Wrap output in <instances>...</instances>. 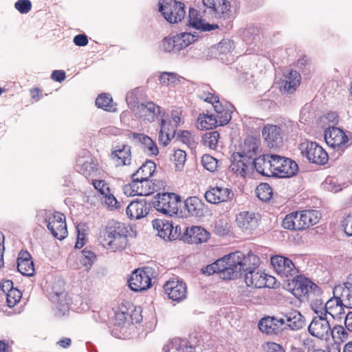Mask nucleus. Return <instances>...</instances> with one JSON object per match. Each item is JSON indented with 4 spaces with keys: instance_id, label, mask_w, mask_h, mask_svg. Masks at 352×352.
Instances as JSON below:
<instances>
[{
    "instance_id": "obj_1",
    "label": "nucleus",
    "mask_w": 352,
    "mask_h": 352,
    "mask_svg": "<svg viewBox=\"0 0 352 352\" xmlns=\"http://www.w3.org/2000/svg\"><path fill=\"white\" fill-rule=\"evenodd\" d=\"M228 269L223 274V276L231 279H236L249 271L258 268L260 265L259 258L249 252L248 254L236 251L227 254Z\"/></svg>"
},
{
    "instance_id": "obj_2",
    "label": "nucleus",
    "mask_w": 352,
    "mask_h": 352,
    "mask_svg": "<svg viewBox=\"0 0 352 352\" xmlns=\"http://www.w3.org/2000/svg\"><path fill=\"white\" fill-rule=\"evenodd\" d=\"M318 222V212L316 210H302L294 212L285 216L282 222L285 229L302 230Z\"/></svg>"
},
{
    "instance_id": "obj_3",
    "label": "nucleus",
    "mask_w": 352,
    "mask_h": 352,
    "mask_svg": "<svg viewBox=\"0 0 352 352\" xmlns=\"http://www.w3.org/2000/svg\"><path fill=\"white\" fill-rule=\"evenodd\" d=\"M136 234L137 232L131 226L115 220L108 221L104 229L100 232V237L108 242L127 239L129 237L135 238Z\"/></svg>"
},
{
    "instance_id": "obj_4",
    "label": "nucleus",
    "mask_w": 352,
    "mask_h": 352,
    "mask_svg": "<svg viewBox=\"0 0 352 352\" xmlns=\"http://www.w3.org/2000/svg\"><path fill=\"white\" fill-rule=\"evenodd\" d=\"M153 202V207L160 212L173 217L177 214L181 205L179 195L173 192L158 193Z\"/></svg>"
},
{
    "instance_id": "obj_5",
    "label": "nucleus",
    "mask_w": 352,
    "mask_h": 352,
    "mask_svg": "<svg viewBox=\"0 0 352 352\" xmlns=\"http://www.w3.org/2000/svg\"><path fill=\"white\" fill-rule=\"evenodd\" d=\"M185 5L176 0H160L158 10L170 23L180 22L186 15Z\"/></svg>"
},
{
    "instance_id": "obj_6",
    "label": "nucleus",
    "mask_w": 352,
    "mask_h": 352,
    "mask_svg": "<svg viewBox=\"0 0 352 352\" xmlns=\"http://www.w3.org/2000/svg\"><path fill=\"white\" fill-rule=\"evenodd\" d=\"M196 41L195 36L188 32L169 35L162 41L160 48L165 52L178 53Z\"/></svg>"
},
{
    "instance_id": "obj_7",
    "label": "nucleus",
    "mask_w": 352,
    "mask_h": 352,
    "mask_svg": "<svg viewBox=\"0 0 352 352\" xmlns=\"http://www.w3.org/2000/svg\"><path fill=\"white\" fill-rule=\"evenodd\" d=\"M45 222L53 236L60 241L67 236L65 217L63 213L48 211L45 213Z\"/></svg>"
},
{
    "instance_id": "obj_8",
    "label": "nucleus",
    "mask_w": 352,
    "mask_h": 352,
    "mask_svg": "<svg viewBox=\"0 0 352 352\" xmlns=\"http://www.w3.org/2000/svg\"><path fill=\"white\" fill-rule=\"evenodd\" d=\"M270 157L272 158V162L274 163V177L289 178L294 176L298 173V166L295 161L276 155H270Z\"/></svg>"
},
{
    "instance_id": "obj_9",
    "label": "nucleus",
    "mask_w": 352,
    "mask_h": 352,
    "mask_svg": "<svg viewBox=\"0 0 352 352\" xmlns=\"http://www.w3.org/2000/svg\"><path fill=\"white\" fill-rule=\"evenodd\" d=\"M153 229L157 231V235L162 239L166 241H181L182 233V226L173 224L167 221L155 219L152 221Z\"/></svg>"
},
{
    "instance_id": "obj_10",
    "label": "nucleus",
    "mask_w": 352,
    "mask_h": 352,
    "mask_svg": "<svg viewBox=\"0 0 352 352\" xmlns=\"http://www.w3.org/2000/svg\"><path fill=\"white\" fill-rule=\"evenodd\" d=\"M206 14L212 18L228 19L231 14V6L228 0H202Z\"/></svg>"
},
{
    "instance_id": "obj_11",
    "label": "nucleus",
    "mask_w": 352,
    "mask_h": 352,
    "mask_svg": "<svg viewBox=\"0 0 352 352\" xmlns=\"http://www.w3.org/2000/svg\"><path fill=\"white\" fill-rule=\"evenodd\" d=\"M300 148L303 156L314 164H325L329 159L325 150L315 142H307L300 144Z\"/></svg>"
},
{
    "instance_id": "obj_12",
    "label": "nucleus",
    "mask_w": 352,
    "mask_h": 352,
    "mask_svg": "<svg viewBox=\"0 0 352 352\" xmlns=\"http://www.w3.org/2000/svg\"><path fill=\"white\" fill-rule=\"evenodd\" d=\"M317 316L313 318L308 327L309 333L314 337L323 340L327 339L331 331V327L326 316H323L322 309H314Z\"/></svg>"
},
{
    "instance_id": "obj_13",
    "label": "nucleus",
    "mask_w": 352,
    "mask_h": 352,
    "mask_svg": "<svg viewBox=\"0 0 352 352\" xmlns=\"http://www.w3.org/2000/svg\"><path fill=\"white\" fill-rule=\"evenodd\" d=\"M151 274L152 268L148 267L134 270L128 280L131 289L134 292H142L148 289L152 285L150 276Z\"/></svg>"
},
{
    "instance_id": "obj_14",
    "label": "nucleus",
    "mask_w": 352,
    "mask_h": 352,
    "mask_svg": "<svg viewBox=\"0 0 352 352\" xmlns=\"http://www.w3.org/2000/svg\"><path fill=\"white\" fill-rule=\"evenodd\" d=\"M292 294L298 298L308 296L309 294L318 295L319 287L310 279L302 276H296L293 280Z\"/></svg>"
},
{
    "instance_id": "obj_15",
    "label": "nucleus",
    "mask_w": 352,
    "mask_h": 352,
    "mask_svg": "<svg viewBox=\"0 0 352 352\" xmlns=\"http://www.w3.org/2000/svg\"><path fill=\"white\" fill-rule=\"evenodd\" d=\"M135 117L143 122L152 123L162 114L161 107L152 101L144 100L133 112Z\"/></svg>"
},
{
    "instance_id": "obj_16",
    "label": "nucleus",
    "mask_w": 352,
    "mask_h": 352,
    "mask_svg": "<svg viewBox=\"0 0 352 352\" xmlns=\"http://www.w3.org/2000/svg\"><path fill=\"white\" fill-rule=\"evenodd\" d=\"M262 135L270 148H277L283 146L285 133L280 126L270 124L265 125L262 129Z\"/></svg>"
},
{
    "instance_id": "obj_17",
    "label": "nucleus",
    "mask_w": 352,
    "mask_h": 352,
    "mask_svg": "<svg viewBox=\"0 0 352 352\" xmlns=\"http://www.w3.org/2000/svg\"><path fill=\"white\" fill-rule=\"evenodd\" d=\"M271 262L277 274L284 280H289V278L297 273V269L293 262L286 257L275 256L272 257Z\"/></svg>"
},
{
    "instance_id": "obj_18",
    "label": "nucleus",
    "mask_w": 352,
    "mask_h": 352,
    "mask_svg": "<svg viewBox=\"0 0 352 352\" xmlns=\"http://www.w3.org/2000/svg\"><path fill=\"white\" fill-rule=\"evenodd\" d=\"M164 290L170 299L176 302L183 301L188 294L186 284L178 278L168 280L164 285Z\"/></svg>"
},
{
    "instance_id": "obj_19",
    "label": "nucleus",
    "mask_w": 352,
    "mask_h": 352,
    "mask_svg": "<svg viewBox=\"0 0 352 352\" xmlns=\"http://www.w3.org/2000/svg\"><path fill=\"white\" fill-rule=\"evenodd\" d=\"M324 140L329 146L338 151H343L348 146V137L342 129L338 127H331L325 130Z\"/></svg>"
},
{
    "instance_id": "obj_20",
    "label": "nucleus",
    "mask_w": 352,
    "mask_h": 352,
    "mask_svg": "<svg viewBox=\"0 0 352 352\" xmlns=\"http://www.w3.org/2000/svg\"><path fill=\"white\" fill-rule=\"evenodd\" d=\"M210 238V233L201 226L182 225L181 241L184 242H207Z\"/></svg>"
},
{
    "instance_id": "obj_21",
    "label": "nucleus",
    "mask_w": 352,
    "mask_h": 352,
    "mask_svg": "<svg viewBox=\"0 0 352 352\" xmlns=\"http://www.w3.org/2000/svg\"><path fill=\"white\" fill-rule=\"evenodd\" d=\"M131 184L129 186H125V192L127 188H129L132 190L130 195H140L147 196L153 194L157 191L158 186L155 185L152 180L150 179H140L139 177L131 178Z\"/></svg>"
},
{
    "instance_id": "obj_22",
    "label": "nucleus",
    "mask_w": 352,
    "mask_h": 352,
    "mask_svg": "<svg viewBox=\"0 0 352 352\" xmlns=\"http://www.w3.org/2000/svg\"><path fill=\"white\" fill-rule=\"evenodd\" d=\"M254 161H251L239 153H234L231 156L230 169L234 173L245 177L253 169Z\"/></svg>"
},
{
    "instance_id": "obj_23",
    "label": "nucleus",
    "mask_w": 352,
    "mask_h": 352,
    "mask_svg": "<svg viewBox=\"0 0 352 352\" xmlns=\"http://www.w3.org/2000/svg\"><path fill=\"white\" fill-rule=\"evenodd\" d=\"M312 309H322L323 316H326L327 314L330 315L332 318H340V316L344 313L342 305V301L339 295H334L327 301L324 307H319L317 306V302L311 305Z\"/></svg>"
},
{
    "instance_id": "obj_24",
    "label": "nucleus",
    "mask_w": 352,
    "mask_h": 352,
    "mask_svg": "<svg viewBox=\"0 0 352 352\" xmlns=\"http://www.w3.org/2000/svg\"><path fill=\"white\" fill-rule=\"evenodd\" d=\"M151 205L145 199L131 201L126 208L127 216L131 219H140L146 217L150 210Z\"/></svg>"
},
{
    "instance_id": "obj_25",
    "label": "nucleus",
    "mask_w": 352,
    "mask_h": 352,
    "mask_svg": "<svg viewBox=\"0 0 352 352\" xmlns=\"http://www.w3.org/2000/svg\"><path fill=\"white\" fill-rule=\"evenodd\" d=\"M333 295H339L345 308L352 309V274L347 276L342 284L334 287Z\"/></svg>"
},
{
    "instance_id": "obj_26",
    "label": "nucleus",
    "mask_w": 352,
    "mask_h": 352,
    "mask_svg": "<svg viewBox=\"0 0 352 352\" xmlns=\"http://www.w3.org/2000/svg\"><path fill=\"white\" fill-rule=\"evenodd\" d=\"M233 192L227 188L217 186L205 192L204 197L207 201L211 204H219L228 201L232 199Z\"/></svg>"
},
{
    "instance_id": "obj_27",
    "label": "nucleus",
    "mask_w": 352,
    "mask_h": 352,
    "mask_svg": "<svg viewBox=\"0 0 352 352\" xmlns=\"http://www.w3.org/2000/svg\"><path fill=\"white\" fill-rule=\"evenodd\" d=\"M259 329L267 334H278L284 327V320L282 318L267 317L262 318L258 323Z\"/></svg>"
},
{
    "instance_id": "obj_28",
    "label": "nucleus",
    "mask_w": 352,
    "mask_h": 352,
    "mask_svg": "<svg viewBox=\"0 0 352 352\" xmlns=\"http://www.w3.org/2000/svg\"><path fill=\"white\" fill-rule=\"evenodd\" d=\"M253 163V169L254 168L259 174L265 177H274V163L270 155H259Z\"/></svg>"
},
{
    "instance_id": "obj_29",
    "label": "nucleus",
    "mask_w": 352,
    "mask_h": 352,
    "mask_svg": "<svg viewBox=\"0 0 352 352\" xmlns=\"http://www.w3.org/2000/svg\"><path fill=\"white\" fill-rule=\"evenodd\" d=\"M18 271L23 276H32L34 274V266L30 254L21 251L17 258Z\"/></svg>"
},
{
    "instance_id": "obj_30",
    "label": "nucleus",
    "mask_w": 352,
    "mask_h": 352,
    "mask_svg": "<svg viewBox=\"0 0 352 352\" xmlns=\"http://www.w3.org/2000/svg\"><path fill=\"white\" fill-rule=\"evenodd\" d=\"M184 208L192 217H201L204 216L206 206L197 197H190L184 201Z\"/></svg>"
},
{
    "instance_id": "obj_31",
    "label": "nucleus",
    "mask_w": 352,
    "mask_h": 352,
    "mask_svg": "<svg viewBox=\"0 0 352 352\" xmlns=\"http://www.w3.org/2000/svg\"><path fill=\"white\" fill-rule=\"evenodd\" d=\"M236 222L244 231H252L258 226V219L254 213L247 211L241 212L236 215Z\"/></svg>"
},
{
    "instance_id": "obj_32",
    "label": "nucleus",
    "mask_w": 352,
    "mask_h": 352,
    "mask_svg": "<svg viewBox=\"0 0 352 352\" xmlns=\"http://www.w3.org/2000/svg\"><path fill=\"white\" fill-rule=\"evenodd\" d=\"M228 269V263L227 255L217 260L215 262L201 269L204 274L210 276L214 273H219L220 277L224 280H230V278L223 276L224 272Z\"/></svg>"
},
{
    "instance_id": "obj_33",
    "label": "nucleus",
    "mask_w": 352,
    "mask_h": 352,
    "mask_svg": "<svg viewBox=\"0 0 352 352\" xmlns=\"http://www.w3.org/2000/svg\"><path fill=\"white\" fill-rule=\"evenodd\" d=\"M282 319L284 320V326L288 327L292 330H299L306 325L304 316L296 310L290 311Z\"/></svg>"
},
{
    "instance_id": "obj_34",
    "label": "nucleus",
    "mask_w": 352,
    "mask_h": 352,
    "mask_svg": "<svg viewBox=\"0 0 352 352\" xmlns=\"http://www.w3.org/2000/svg\"><path fill=\"white\" fill-rule=\"evenodd\" d=\"M258 151L259 141L255 138L248 137L244 141L242 151L239 153L251 161H254L259 156Z\"/></svg>"
},
{
    "instance_id": "obj_35",
    "label": "nucleus",
    "mask_w": 352,
    "mask_h": 352,
    "mask_svg": "<svg viewBox=\"0 0 352 352\" xmlns=\"http://www.w3.org/2000/svg\"><path fill=\"white\" fill-rule=\"evenodd\" d=\"M265 273L256 268L246 272L244 275L245 282L248 287L254 288H263L266 282H264Z\"/></svg>"
},
{
    "instance_id": "obj_36",
    "label": "nucleus",
    "mask_w": 352,
    "mask_h": 352,
    "mask_svg": "<svg viewBox=\"0 0 352 352\" xmlns=\"http://www.w3.org/2000/svg\"><path fill=\"white\" fill-rule=\"evenodd\" d=\"M301 76L300 74L295 70H290L289 72L285 75L282 82V87L284 91L288 93H293L300 85Z\"/></svg>"
},
{
    "instance_id": "obj_37",
    "label": "nucleus",
    "mask_w": 352,
    "mask_h": 352,
    "mask_svg": "<svg viewBox=\"0 0 352 352\" xmlns=\"http://www.w3.org/2000/svg\"><path fill=\"white\" fill-rule=\"evenodd\" d=\"M132 138L137 140L143 146L145 152H148L149 155H157L159 153L158 148L155 142L148 135L132 133Z\"/></svg>"
},
{
    "instance_id": "obj_38",
    "label": "nucleus",
    "mask_w": 352,
    "mask_h": 352,
    "mask_svg": "<svg viewBox=\"0 0 352 352\" xmlns=\"http://www.w3.org/2000/svg\"><path fill=\"white\" fill-rule=\"evenodd\" d=\"M214 109L217 113L216 117L219 125L224 126L232 119V113L234 107L231 104H229L228 107L224 108L219 101H217L216 102V104H214Z\"/></svg>"
},
{
    "instance_id": "obj_39",
    "label": "nucleus",
    "mask_w": 352,
    "mask_h": 352,
    "mask_svg": "<svg viewBox=\"0 0 352 352\" xmlns=\"http://www.w3.org/2000/svg\"><path fill=\"white\" fill-rule=\"evenodd\" d=\"M111 156L118 162V165H129L131 162V148L128 145H122L121 148L118 146L111 152Z\"/></svg>"
},
{
    "instance_id": "obj_40",
    "label": "nucleus",
    "mask_w": 352,
    "mask_h": 352,
    "mask_svg": "<svg viewBox=\"0 0 352 352\" xmlns=\"http://www.w3.org/2000/svg\"><path fill=\"white\" fill-rule=\"evenodd\" d=\"M156 170V164L151 160H146L135 173L131 175V178L139 177L140 179H149Z\"/></svg>"
},
{
    "instance_id": "obj_41",
    "label": "nucleus",
    "mask_w": 352,
    "mask_h": 352,
    "mask_svg": "<svg viewBox=\"0 0 352 352\" xmlns=\"http://www.w3.org/2000/svg\"><path fill=\"white\" fill-rule=\"evenodd\" d=\"M219 125L216 116L214 115H200L197 120V127L204 129H210Z\"/></svg>"
},
{
    "instance_id": "obj_42",
    "label": "nucleus",
    "mask_w": 352,
    "mask_h": 352,
    "mask_svg": "<svg viewBox=\"0 0 352 352\" xmlns=\"http://www.w3.org/2000/svg\"><path fill=\"white\" fill-rule=\"evenodd\" d=\"M96 105L105 111L113 112L116 108L113 103V99L110 95L106 94H100L96 100Z\"/></svg>"
},
{
    "instance_id": "obj_43",
    "label": "nucleus",
    "mask_w": 352,
    "mask_h": 352,
    "mask_svg": "<svg viewBox=\"0 0 352 352\" xmlns=\"http://www.w3.org/2000/svg\"><path fill=\"white\" fill-rule=\"evenodd\" d=\"M140 90L139 88L129 91L126 95V102L129 108L133 113L135 111L136 107L144 101L140 98Z\"/></svg>"
},
{
    "instance_id": "obj_44",
    "label": "nucleus",
    "mask_w": 352,
    "mask_h": 352,
    "mask_svg": "<svg viewBox=\"0 0 352 352\" xmlns=\"http://www.w3.org/2000/svg\"><path fill=\"white\" fill-rule=\"evenodd\" d=\"M257 197L263 201H268L271 199L273 192L271 186L267 183L260 184L256 188Z\"/></svg>"
},
{
    "instance_id": "obj_45",
    "label": "nucleus",
    "mask_w": 352,
    "mask_h": 352,
    "mask_svg": "<svg viewBox=\"0 0 352 352\" xmlns=\"http://www.w3.org/2000/svg\"><path fill=\"white\" fill-rule=\"evenodd\" d=\"M159 80L162 85L166 86L175 85L180 82V76L175 73L164 72L160 76Z\"/></svg>"
},
{
    "instance_id": "obj_46",
    "label": "nucleus",
    "mask_w": 352,
    "mask_h": 352,
    "mask_svg": "<svg viewBox=\"0 0 352 352\" xmlns=\"http://www.w3.org/2000/svg\"><path fill=\"white\" fill-rule=\"evenodd\" d=\"M219 138V133L217 131L206 133L202 138L203 144L204 146L210 148L214 149L217 147L218 140Z\"/></svg>"
},
{
    "instance_id": "obj_47",
    "label": "nucleus",
    "mask_w": 352,
    "mask_h": 352,
    "mask_svg": "<svg viewBox=\"0 0 352 352\" xmlns=\"http://www.w3.org/2000/svg\"><path fill=\"white\" fill-rule=\"evenodd\" d=\"M115 319L118 326H122L126 322H133L131 314L126 307H122L116 313Z\"/></svg>"
},
{
    "instance_id": "obj_48",
    "label": "nucleus",
    "mask_w": 352,
    "mask_h": 352,
    "mask_svg": "<svg viewBox=\"0 0 352 352\" xmlns=\"http://www.w3.org/2000/svg\"><path fill=\"white\" fill-rule=\"evenodd\" d=\"M96 259V256L93 252L87 250L86 249H84L82 251V256L80 259V261L83 266L87 267V271H89L91 269Z\"/></svg>"
},
{
    "instance_id": "obj_49",
    "label": "nucleus",
    "mask_w": 352,
    "mask_h": 352,
    "mask_svg": "<svg viewBox=\"0 0 352 352\" xmlns=\"http://www.w3.org/2000/svg\"><path fill=\"white\" fill-rule=\"evenodd\" d=\"M96 165L94 161H85L80 166L78 165V171L88 178L91 176L92 173L96 172Z\"/></svg>"
},
{
    "instance_id": "obj_50",
    "label": "nucleus",
    "mask_w": 352,
    "mask_h": 352,
    "mask_svg": "<svg viewBox=\"0 0 352 352\" xmlns=\"http://www.w3.org/2000/svg\"><path fill=\"white\" fill-rule=\"evenodd\" d=\"M159 142L164 146L168 144L170 141L169 129L166 130V121L164 118L160 119V130L159 132Z\"/></svg>"
},
{
    "instance_id": "obj_51",
    "label": "nucleus",
    "mask_w": 352,
    "mask_h": 352,
    "mask_svg": "<svg viewBox=\"0 0 352 352\" xmlns=\"http://www.w3.org/2000/svg\"><path fill=\"white\" fill-rule=\"evenodd\" d=\"M218 161L210 155L205 154L201 157V164L204 168L210 172H214L217 168Z\"/></svg>"
},
{
    "instance_id": "obj_52",
    "label": "nucleus",
    "mask_w": 352,
    "mask_h": 352,
    "mask_svg": "<svg viewBox=\"0 0 352 352\" xmlns=\"http://www.w3.org/2000/svg\"><path fill=\"white\" fill-rule=\"evenodd\" d=\"M21 293L19 290L11 288L6 293V302L9 307H14L21 298Z\"/></svg>"
},
{
    "instance_id": "obj_53",
    "label": "nucleus",
    "mask_w": 352,
    "mask_h": 352,
    "mask_svg": "<svg viewBox=\"0 0 352 352\" xmlns=\"http://www.w3.org/2000/svg\"><path fill=\"white\" fill-rule=\"evenodd\" d=\"M101 200L110 210L119 209L120 207V204L110 192L101 197Z\"/></svg>"
},
{
    "instance_id": "obj_54",
    "label": "nucleus",
    "mask_w": 352,
    "mask_h": 352,
    "mask_svg": "<svg viewBox=\"0 0 352 352\" xmlns=\"http://www.w3.org/2000/svg\"><path fill=\"white\" fill-rule=\"evenodd\" d=\"M77 239L76 242H84L88 239L89 228L87 223H80L76 226Z\"/></svg>"
},
{
    "instance_id": "obj_55",
    "label": "nucleus",
    "mask_w": 352,
    "mask_h": 352,
    "mask_svg": "<svg viewBox=\"0 0 352 352\" xmlns=\"http://www.w3.org/2000/svg\"><path fill=\"white\" fill-rule=\"evenodd\" d=\"M202 95L201 98H203L206 102H210L214 107L216 104V102L219 101V97L209 91V89L212 90L208 85H204L201 86Z\"/></svg>"
},
{
    "instance_id": "obj_56",
    "label": "nucleus",
    "mask_w": 352,
    "mask_h": 352,
    "mask_svg": "<svg viewBox=\"0 0 352 352\" xmlns=\"http://www.w3.org/2000/svg\"><path fill=\"white\" fill-rule=\"evenodd\" d=\"M186 152L178 149L175 151L173 155L174 161L175 162V168L177 170H181L183 168L186 162Z\"/></svg>"
},
{
    "instance_id": "obj_57",
    "label": "nucleus",
    "mask_w": 352,
    "mask_h": 352,
    "mask_svg": "<svg viewBox=\"0 0 352 352\" xmlns=\"http://www.w3.org/2000/svg\"><path fill=\"white\" fill-rule=\"evenodd\" d=\"M188 17L190 25L195 29L199 30L204 21L198 17L197 11L193 8H190L189 10Z\"/></svg>"
},
{
    "instance_id": "obj_58",
    "label": "nucleus",
    "mask_w": 352,
    "mask_h": 352,
    "mask_svg": "<svg viewBox=\"0 0 352 352\" xmlns=\"http://www.w3.org/2000/svg\"><path fill=\"white\" fill-rule=\"evenodd\" d=\"M330 333H331L333 338L344 341L348 338V333L345 329L340 325L335 326L333 329H331Z\"/></svg>"
},
{
    "instance_id": "obj_59",
    "label": "nucleus",
    "mask_w": 352,
    "mask_h": 352,
    "mask_svg": "<svg viewBox=\"0 0 352 352\" xmlns=\"http://www.w3.org/2000/svg\"><path fill=\"white\" fill-rule=\"evenodd\" d=\"M92 184L95 189L100 192L102 197L110 192V188L104 180H93Z\"/></svg>"
},
{
    "instance_id": "obj_60",
    "label": "nucleus",
    "mask_w": 352,
    "mask_h": 352,
    "mask_svg": "<svg viewBox=\"0 0 352 352\" xmlns=\"http://www.w3.org/2000/svg\"><path fill=\"white\" fill-rule=\"evenodd\" d=\"M14 8L21 14H27L32 8V3L30 0H18L14 3Z\"/></svg>"
},
{
    "instance_id": "obj_61",
    "label": "nucleus",
    "mask_w": 352,
    "mask_h": 352,
    "mask_svg": "<svg viewBox=\"0 0 352 352\" xmlns=\"http://www.w3.org/2000/svg\"><path fill=\"white\" fill-rule=\"evenodd\" d=\"M324 188L328 190L337 192L342 190L341 185L337 182V180L334 178H327L323 183Z\"/></svg>"
},
{
    "instance_id": "obj_62",
    "label": "nucleus",
    "mask_w": 352,
    "mask_h": 352,
    "mask_svg": "<svg viewBox=\"0 0 352 352\" xmlns=\"http://www.w3.org/2000/svg\"><path fill=\"white\" fill-rule=\"evenodd\" d=\"M342 226L347 236H352V213L349 214L342 221Z\"/></svg>"
},
{
    "instance_id": "obj_63",
    "label": "nucleus",
    "mask_w": 352,
    "mask_h": 352,
    "mask_svg": "<svg viewBox=\"0 0 352 352\" xmlns=\"http://www.w3.org/2000/svg\"><path fill=\"white\" fill-rule=\"evenodd\" d=\"M233 48L234 43L229 39H223L218 45V50L222 54L229 52Z\"/></svg>"
},
{
    "instance_id": "obj_64",
    "label": "nucleus",
    "mask_w": 352,
    "mask_h": 352,
    "mask_svg": "<svg viewBox=\"0 0 352 352\" xmlns=\"http://www.w3.org/2000/svg\"><path fill=\"white\" fill-rule=\"evenodd\" d=\"M178 137L184 144L188 146H191L195 142L190 133L188 131H179Z\"/></svg>"
}]
</instances>
